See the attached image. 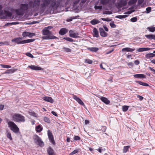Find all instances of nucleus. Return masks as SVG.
<instances>
[{"mask_svg":"<svg viewBox=\"0 0 155 155\" xmlns=\"http://www.w3.org/2000/svg\"><path fill=\"white\" fill-rule=\"evenodd\" d=\"M127 65L129 66L130 68H131L132 67H133L134 65V64L132 62H129L127 63Z\"/></svg>","mask_w":155,"mask_h":155,"instance_id":"obj_54","label":"nucleus"},{"mask_svg":"<svg viewBox=\"0 0 155 155\" xmlns=\"http://www.w3.org/2000/svg\"><path fill=\"white\" fill-rule=\"evenodd\" d=\"M151 8L150 7H147L146 8V10L147 11V13H149L151 11Z\"/></svg>","mask_w":155,"mask_h":155,"instance_id":"obj_55","label":"nucleus"},{"mask_svg":"<svg viewBox=\"0 0 155 155\" xmlns=\"http://www.w3.org/2000/svg\"><path fill=\"white\" fill-rule=\"evenodd\" d=\"M28 36L30 38H32L33 36L35 35V33L29 32Z\"/></svg>","mask_w":155,"mask_h":155,"instance_id":"obj_48","label":"nucleus"},{"mask_svg":"<svg viewBox=\"0 0 155 155\" xmlns=\"http://www.w3.org/2000/svg\"><path fill=\"white\" fill-rule=\"evenodd\" d=\"M100 99L106 104H108L110 103V101L105 97H101L100 98Z\"/></svg>","mask_w":155,"mask_h":155,"instance_id":"obj_10","label":"nucleus"},{"mask_svg":"<svg viewBox=\"0 0 155 155\" xmlns=\"http://www.w3.org/2000/svg\"><path fill=\"white\" fill-rule=\"evenodd\" d=\"M129 107L127 106H123L122 110L123 111L125 112L127 111L128 108Z\"/></svg>","mask_w":155,"mask_h":155,"instance_id":"obj_38","label":"nucleus"},{"mask_svg":"<svg viewBox=\"0 0 155 155\" xmlns=\"http://www.w3.org/2000/svg\"><path fill=\"white\" fill-rule=\"evenodd\" d=\"M137 51L138 52H142L144 51L143 48H140L137 49Z\"/></svg>","mask_w":155,"mask_h":155,"instance_id":"obj_57","label":"nucleus"},{"mask_svg":"<svg viewBox=\"0 0 155 155\" xmlns=\"http://www.w3.org/2000/svg\"><path fill=\"white\" fill-rule=\"evenodd\" d=\"M130 147L129 146H124L123 149V152L124 153H126Z\"/></svg>","mask_w":155,"mask_h":155,"instance_id":"obj_30","label":"nucleus"},{"mask_svg":"<svg viewBox=\"0 0 155 155\" xmlns=\"http://www.w3.org/2000/svg\"><path fill=\"white\" fill-rule=\"evenodd\" d=\"M68 32V30L67 29L63 28L60 30L59 33L61 35H64L67 33Z\"/></svg>","mask_w":155,"mask_h":155,"instance_id":"obj_11","label":"nucleus"},{"mask_svg":"<svg viewBox=\"0 0 155 155\" xmlns=\"http://www.w3.org/2000/svg\"><path fill=\"white\" fill-rule=\"evenodd\" d=\"M112 13L110 11H106L103 12V14H111Z\"/></svg>","mask_w":155,"mask_h":155,"instance_id":"obj_52","label":"nucleus"},{"mask_svg":"<svg viewBox=\"0 0 155 155\" xmlns=\"http://www.w3.org/2000/svg\"><path fill=\"white\" fill-rule=\"evenodd\" d=\"M22 39V38H15L14 39L12 40V42H15L16 43L18 44H20L21 40Z\"/></svg>","mask_w":155,"mask_h":155,"instance_id":"obj_16","label":"nucleus"},{"mask_svg":"<svg viewBox=\"0 0 155 155\" xmlns=\"http://www.w3.org/2000/svg\"><path fill=\"white\" fill-rule=\"evenodd\" d=\"M4 12L7 17H11L12 16V14L11 12H10L5 10Z\"/></svg>","mask_w":155,"mask_h":155,"instance_id":"obj_25","label":"nucleus"},{"mask_svg":"<svg viewBox=\"0 0 155 155\" xmlns=\"http://www.w3.org/2000/svg\"><path fill=\"white\" fill-rule=\"evenodd\" d=\"M137 97L139 98L140 100H143V97L142 96L140 95H138L137 96Z\"/></svg>","mask_w":155,"mask_h":155,"instance_id":"obj_64","label":"nucleus"},{"mask_svg":"<svg viewBox=\"0 0 155 155\" xmlns=\"http://www.w3.org/2000/svg\"><path fill=\"white\" fill-rule=\"evenodd\" d=\"M42 32L44 35H48L51 34V32L49 31L48 29L45 28L42 30Z\"/></svg>","mask_w":155,"mask_h":155,"instance_id":"obj_13","label":"nucleus"},{"mask_svg":"<svg viewBox=\"0 0 155 155\" xmlns=\"http://www.w3.org/2000/svg\"><path fill=\"white\" fill-rule=\"evenodd\" d=\"M110 27L112 28H115L116 26L113 22H110Z\"/></svg>","mask_w":155,"mask_h":155,"instance_id":"obj_49","label":"nucleus"},{"mask_svg":"<svg viewBox=\"0 0 155 155\" xmlns=\"http://www.w3.org/2000/svg\"><path fill=\"white\" fill-rule=\"evenodd\" d=\"M130 20L131 22H136L137 21V18L136 17H133L130 19Z\"/></svg>","mask_w":155,"mask_h":155,"instance_id":"obj_50","label":"nucleus"},{"mask_svg":"<svg viewBox=\"0 0 155 155\" xmlns=\"http://www.w3.org/2000/svg\"><path fill=\"white\" fill-rule=\"evenodd\" d=\"M44 121L48 123H49L50 122V120L49 118L47 117H44Z\"/></svg>","mask_w":155,"mask_h":155,"instance_id":"obj_40","label":"nucleus"},{"mask_svg":"<svg viewBox=\"0 0 155 155\" xmlns=\"http://www.w3.org/2000/svg\"><path fill=\"white\" fill-rule=\"evenodd\" d=\"M134 77L135 78H145L146 76L143 74H135L134 75Z\"/></svg>","mask_w":155,"mask_h":155,"instance_id":"obj_17","label":"nucleus"},{"mask_svg":"<svg viewBox=\"0 0 155 155\" xmlns=\"http://www.w3.org/2000/svg\"><path fill=\"white\" fill-rule=\"evenodd\" d=\"M145 37L149 40H155V35L152 34L146 35Z\"/></svg>","mask_w":155,"mask_h":155,"instance_id":"obj_15","label":"nucleus"},{"mask_svg":"<svg viewBox=\"0 0 155 155\" xmlns=\"http://www.w3.org/2000/svg\"><path fill=\"white\" fill-rule=\"evenodd\" d=\"M60 5L59 0H41V6L42 10H45L49 5L50 8L54 11L57 9Z\"/></svg>","mask_w":155,"mask_h":155,"instance_id":"obj_2","label":"nucleus"},{"mask_svg":"<svg viewBox=\"0 0 155 155\" xmlns=\"http://www.w3.org/2000/svg\"><path fill=\"white\" fill-rule=\"evenodd\" d=\"M34 39H28L26 40V43H30L34 41H35Z\"/></svg>","mask_w":155,"mask_h":155,"instance_id":"obj_53","label":"nucleus"},{"mask_svg":"<svg viewBox=\"0 0 155 155\" xmlns=\"http://www.w3.org/2000/svg\"><path fill=\"white\" fill-rule=\"evenodd\" d=\"M48 35V39H52L57 38L54 36L51 35Z\"/></svg>","mask_w":155,"mask_h":155,"instance_id":"obj_35","label":"nucleus"},{"mask_svg":"<svg viewBox=\"0 0 155 155\" xmlns=\"http://www.w3.org/2000/svg\"><path fill=\"white\" fill-rule=\"evenodd\" d=\"M78 150H75L73 151L71 153L69 154V155H74L77 153H78Z\"/></svg>","mask_w":155,"mask_h":155,"instance_id":"obj_43","label":"nucleus"},{"mask_svg":"<svg viewBox=\"0 0 155 155\" xmlns=\"http://www.w3.org/2000/svg\"><path fill=\"white\" fill-rule=\"evenodd\" d=\"M18 23L17 22H8L5 25V26H8L12 25H15L18 24Z\"/></svg>","mask_w":155,"mask_h":155,"instance_id":"obj_31","label":"nucleus"},{"mask_svg":"<svg viewBox=\"0 0 155 155\" xmlns=\"http://www.w3.org/2000/svg\"><path fill=\"white\" fill-rule=\"evenodd\" d=\"M85 62L89 64H91L93 62V61L89 59H85Z\"/></svg>","mask_w":155,"mask_h":155,"instance_id":"obj_37","label":"nucleus"},{"mask_svg":"<svg viewBox=\"0 0 155 155\" xmlns=\"http://www.w3.org/2000/svg\"><path fill=\"white\" fill-rule=\"evenodd\" d=\"M90 51L94 52H96L99 50V48L96 47H91L88 48Z\"/></svg>","mask_w":155,"mask_h":155,"instance_id":"obj_24","label":"nucleus"},{"mask_svg":"<svg viewBox=\"0 0 155 155\" xmlns=\"http://www.w3.org/2000/svg\"><path fill=\"white\" fill-rule=\"evenodd\" d=\"M29 114L31 116H32L34 117H36V114L33 111L29 112Z\"/></svg>","mask_w":155,"mask_h":155,"instance_id":"obj_46","label":"nucleus"},{"mask_svg":"<svg viewBox=\"0 0 155 155\" xmlns=\"http://www.w3.org/2000/svg\"><path fill=\"white\" fill-rule=\"evenodd\" d=\"M33 139L35 142L39 146L43 147L44 146V143L42 141L41 138L37 135H35L34 136Z\"/></svg>","mask_w":155,"mask_h":155,"instance_id":"obj_5","label":"nucleus"},{"mask_svg":"<svg viewBox=\"0 0 155 155\" xmlns=\"http://www.w3.org/2000/svg\"><path fill=\"white\" fill-rule=\"evenodd\" d=\"M29 32H28L27 31L24 32L22 34V35L23 37H26L28 36Z\"/></svg>","mask_w":155,"mask_h":155,"instance_id":"obj_36","label":"nucleus"},{"mask_svg":"<svg viewBox=\"0 0 155 155\" xmlns=\"http://www.w3.org/2000/svg\"><path fill=\"white\" fill-rule=\"evenodd\" d=\"M47 151L49 155H55L54 151L51 147L48 148Z\"/></svg>","mask_w":155,"mask_h":155,"instance_id":"obj_19","label":"nucleus"},{"mask_svg":"<svg viewBox=\"0 0 155 155\" xmlns=\"http://www.w3.org/2000/svg\"><path fill=\"white\" fill-rule=\"evenodd\" d=\"M135 50V48H123L122 51L123 52L127 51V52H132Z\"/></svg>","mask_w":155,"mask_h":155,"instance_id":"obj_18","label":"nucleus"},{"mask_svg":"<svg viewBox=\"0 0 155 155\" xmlns=\"http://www.w3.org/2000/svg\"><path fill=\"white\" fill-rule=\"evenodd\" d=\"M48 135L50 141L53 144H54L55 142L54 139V137L52 133L49 130L48 131Z\"/></svg>","mask_w":155,"mask_h":155,"instance_id":"obj_6","label":"nucleus"},{"mask_svg":"<svg viewBox=\"0 0 155 155\" xmlns=\"http://www.w3.org/2000/svg\"><path fill=\"white\" fill-rule=\"evenodd\" d=\"M100 33L101 35L103 37H107L108 34L104 30V29L102 28H100L99 29Z\"/></svg>","mask_w":155,"mask_h":155,"instance_id":"obj_9","label":"nucleus"},{"mask_svg":"<svg viewBox=\"0 0 155 155\" xmlns=\"http://www.w3.org/2000/svg\"><path fill=\"white\" fill-rule=\"evenodd\" d=\"M148 29L150 31L153 32L155 31V27L151 26L147 27Z\"/></svg>","mask_w":155,"mask_h":155,"instance_id":"obj_29","label":"nucleus"},{"mask_svg":"<svg viewBox=\"0 0 155 155\" xmlns=\"http://www.w3.org/2000/svg\"><path fill=\"white\" fill-rule=\"evenodd\" d=\"M41 0H33L29 1L28 4H21L20 5V9L16 10V14L18 15H23L25 11L28 8L34 11H38L41 8Z\"/></svg>","mask_w":155,"mask_h":155,"instance_id":"obj_1","label":"nucleus"},{"mask_svg":"<svg viewBox=\"0 0 155 155\" xmlns=\"http://www.w3.org/2000/svg\"><path fill=\"white\" fill-rule=\"evenodd\" d=\"M149 69L151 71H153L154 74H155V70L153 68H152L150 67H149Z\"/></svg>","mask_w":155,"mask_h":155,"instance_id":"obj_59","label":"nucleus"},{"mask_svg":"<svg viewBox=\"0 0 155 155\" xmlns=\"http://www.w3.org/2000/svg\"><path fill=\"white\" fill-rule=\"evenodd\" d=\"M28 67L29 68L31 69L35 70H41L42 69L41 68L35 65L29 66Z\"/></svg>","mask_w":155,"mask_h":155,"instance_id":"obj_14","label":"nucleus"},{"mask_svg":"<svg viewBox=\"0 0 155 155\" xmlns=\"http://www.w3.org/2000/svg\"><path fill=\"white\" fill-rule=\"evenodd\" d=\"M135 82L138 84H139L143 86H149V84H147L143 82L142 81H136Z\"/></svg>","mask_w":155,"mask_h":155,"instance_id":"obj_22","label":"nucleus"},{"mask_svg":"<svg viewBox=\"0 0 155 155\" xmlns=\"http://www.w3.org/2000/svg\"><path fill=\"white\" fill-rule=\"evenodd\" d=\"M43 99L47 102H49L51 103H53L54 102L52 98L49 97H43Z\"/></svg>","mask_w":155,"mask_h":155,"instance_id":"obj_12","label":"nucleus"},{"mask_svg":"<svg viewBox=\"0 0 155 155\" xmlns=\"http://www.w3.org/2000/svg\"><path fill=\"white\" fill-rule=\"evenodd\" d=\"M12 118L15 121L17 122H24L25 121V117L18 114H15L12 116Z\"/></svg>","mask_w":155,"mask_h":155,"instance_id":"obj_3","label":"nucleus"},{"mask_svg":"<svg viewBox=\"0 0 155 155\" xmlns=\"http://www.w3.org/2000/svg\"><path fill=\"white\" fill-rule=\"evenodd\" d=\"M2 6L0 5V15H2L3 13V11L2 10Z\"/></svg>","mask_w":155,"mask_h":155,"instance_id":"obj_56","label":"nucleus"},{"mask_svg":"<svg viewBox=\"0 0 155 155\" xmlns=\"http://www.w3.org/2000/svg\"><path fill=\"white\" fill-rule=\"evenodd\" d=\"M1 66L3 68H11V66L5 64H1Z\"/></svg>","mask_w":155,"mask_h":155,"instance_id":"obj_39","label":"nucleus"},{"mask_svg":"<svg viewBox=\"0 0 155 155\" xmlns=\"http://www.w3.org/2000/svg\"><path fill=\"white\" fill-rule=\"evenodd\" d=\"M94 8L95 9L101 10L102 8V6L95 5Z\"/></svg>","mask_w":155,"mask_h":155,"instance_id":"obj_42","label":"nucleus"},{"mask_svg":"<svg viewBox=\"0 0 155 155\" xmlns=\"http://www.w3.org/2000/svg\"><path fill=\"white\" fill-rule=\"evenodd\" d=\"M6 134L8 138L10 140H12V138L11 137V134L9 131H7L6 133Z\"/></svg>","mask_w":155,"mask_h":155,"instance_id":"obj_27","label":"nucleus"},{"mask_svg":"<svg viewBox=\"0 0 155 155\" xmlns=\"http://www.w3.org/2000/svg\"><path fill=\"white\" fill-rule=\"evenodd\" d=\"M8 127L15 133H18L19 131V128L14 122L9 121L8 122Z\"/></svg>","mask_w":155,"mask_h":155,"instance_id":"obj_4","label":"nucleus"},{"mask_svg":"<svg viewBox=\"0 0 155 155\" xmlns=\"http://www.w3.org/2000/svg\"><path fill=\"white\" fill-rule=\"evenodd\" d=\"M134 63L136 65H138L140 64V61L138 60H136L134 61Z\"/></svg>","mask_w":155,"mask_h":155,"instance_id":"obj_58","label":"nucleus"},{"mask_svg":"<svg viewBox=\"0 0 155 155\" xmlns=\"http://www.w3.org/2000/svg\"><path fill=\"white\" fill-rule=\"evenodd\" d=\"M35 129L37 132H40L42 130L43 128L41 125H38L36 127Z\"/></svg>","mask_w":155,"mask_h":155,"instance_id":"obj_23","label":"nucleus"},{"mask_svg":"<svg viewBox=\"0 0 155 155\" xmlns=\"http://www.w3.org/2000/svg\"><path fill=\"white\" fill-rule=\"evenodd\" d=\"M63 38L66 40L70 41V42H73L74 40L71 38L69 37H64Z\"/></svg>","mask_w":155,"mask_h":155,"instance_id":"obj_33","label":"nucleus"},{"mask_svg":"<svg viewBox=\"0 0 155 155\" xmlns=\"http://www.w3.org/2000/svg\"><path fill=\"white\" fill-rule=\"evenodd\" d=\"M93 32L94 33L93 35L94 37L98 38L99 37L98 31L97 28H94L93 30Z\"/></svg>","mask_w":155,"mask_h":155,"instance_id":"obj_20","label":"nucleus"},{"mask_svg":"<svg viewBox=\"0 0 155 155\" xmlns=\"http://www.w3.org/2000/svg\"><path fill=\"white\" fill-rule=\"evenodd\" d=\"M73 98L79 104L81 105L85 106L84 103L76 95H73Z\"/></svg>","mask_w":155,"mask_h":155,"instance_id":"obj_7","label":"nucleus"},{"mask_svg":"<svg viewBox=\"0 0 155 155\" xmlns=\"http://www.w3.org/2000/svg\"><path fill=\"white\" fill-rule=\"evenodd\" d=\"M17 69H11L10 70H8V72H7V73H8L9 74H10L11 73H13L15 71H17Z\"/></svg>","mask_w":155,"mask_h":155,"instance_id":"obj_34","label":"nucleus"},{"mask_svg":"<svg viewBox=\"0 0 155 155\" xmlns=\"http://www.w3.org/2000/svg\"><path fill=\"white\" fill-rule=\"evenodd\" d=\"M26 43V40H23V41H21V42H20V44H25V43Z\"/></svg>","mask_w":155,"mask_h":155,"instance_id":"obj_63","label":"nucleus"},{"mask_svg":"<svg viewBox=\"0 0 155 155\" xmlns=\"http://www.w3.org/2000/svg\"><path fill=\"white\" fill-rule=\"evenodd\" d=\"M26 55L31 58H34L33 56L30 53L28 52L26 53Z\"/></svg>","mask_w":155,"mask_h":155,"instance_id":"obj_51","label":"nucleus"},{"mask_svg":"<svg viewBox=\"0 0 155 155\" xmlns=\"http://www.w3.org/2000/svg\"><path fill=\"white\" fill-rule=\"evenodd\" d=\"M128 0H120V2L122 5L125 6L127 5Z\"/></svg>","mask_w":155,"mask_h":155,"instance_id":"obj_26","label":"nucleus"},{"mask_svg":"<svg viewBox=\"0 0 155 155\" xmlns=\"http://www.w3.org/2000/svg\"><path fill=\"white\" fill-rule=\"evenodd\" d=\"M137 1V0H130L128 2L129 4H134L136 3Z\"/></svg>","mask_w":155,"mask_h":155,"instance_id":"obj_44","label":"nucleus"},{"mask_svg":"<svg viewBox=\"0 0 155 155\" xmlns=\"http://www.w3.org/2000/svg\"><path fill=\"white\" fill-rule=\"evenodd\" d=\"M80 139V137L78 136H75L74 138V140H79Z\"/></svg>","mask_w":155,"mask_h":155,"instance_id":"obj_47","label":"nucleus"},{"mask_svg":"<svg viewBox=\"0 0 155 155\" xmlns=\"http://www.w3.org/2000/svg\"><path fill=\"white\" fill-rule=\"evenodd\" d=\"M101 2L104 4H107L108 2V1L107 0H101Z\"/></svg>","mask_w":155,"mask_h":155,"instance_id":"obj_60","label":"nucleus"},{"mask_svg":"<svg viewBox=\"0 0 155 155\" xmlns=\"http://www.w3.org/2000/svg\"><path fill=\"white\" fill-rule=\"evenodd\" d=\"M144 0H138V3L139 5H141L143 2Z\"/></svg>","mask_w":155,"mask_h":155,"instance_id":"obj_61","label":"nucleus"},{"mask_svg":"<svg viewBox=\"0 0 155 155\" xmlns=\"http://www.w3.org/2000/svg\"><path fill=\"white\" fill-rule=\"evenodd\" d=\"M100 22V21L96 19H94L91 20L90 21L92 25H95Z\"/></svg>","mask_w":155,"mask_h":155,"instance_id":"obj_21","label":"nucleus"},{"mask_svg":"<svg viewBox=\"0 0 155 155\" xmlns=\"http://www.w3.org/2000/svg\"><path fill=\"white\" fill-rule=\"evenodd\" d=\"M101 20H102L104 21H111V20L108 18H101Z\"/></svg>","mask_w":155,"mask_h":155,"instance_id":"obj_45","label":"nucleus"},{"mask_svg":"<svg viewBox=\"0 0 155 155\" xmlns=\"http://www.w3.org/2000/svg\"><path fill=\"white\" fill-rule=\"evenodd\" d=\"M155 56V54L153 53H149L146 54L145 55V57L146 58H150L151 57H154Z\"/></svg>","mask_w":155,"mask_h":155,"instance_id":"obj_28","label":"nucleus"},{"mask_svg":"<svg viewBox=\"0 0 155 155\" xmlns=\"http://www.w3.org/2000/svg\"><path fill=\"white\" fill-rule=\"evenodd\" d=\"M63 50L64 51L66 52H70L71 51V49L69 48H67L65 47H64L63 48Z\"/></svg>","mask_w":155,"mask_h":155,"instance_id":"obj_41","label":"nucleus"},{"mask_svg":"<svg viewBox=\"0 0 155 155\" xmlns=\"http://www.w3.org/2000/svg\"><path fill=\"white\" fill-rule=\"evenodd\" d=\"M69 36L73 38H77L78 37V33H75L73 31L70 30L69 31Z\"/></svg>","mask_w":155,"mask_h":155,"instance_id":"obj_8","label":"nucleus"},{"mask_svg":"<svg viewBox=\"0 0 155 155\" xmlns=\"http://www.w3.org/2000/svg\"><path fill=\"white\" fill-rule=\"evenodd\" d=\"M114 50V49H112V50H110V51H107L106 53V54H109L111 53Z\"/></svg>","mask_w":155,"mask_h":155,"instance_id":"obj_62","label":"nucleus"},{"mask_svg":"<svg viewBox=\"0 0 155 155\" xmlns=\"http://www.w3.org/2000/svg\"><path fill=\"white\" fill-rule=\"evenodd\" d=\"M127 17V15H119L116 16L115 17L116 18H118L119 19H122L123 18H125Z\"/></svg>","mask_w":155,"mask_h":155,"instance_id":"obj_32","label":"nucleus"}]
</instances>
